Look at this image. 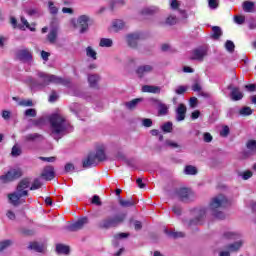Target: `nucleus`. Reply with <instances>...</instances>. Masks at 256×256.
<instances>
[{"mask_svg": "<svg viewBox=\"0 0 256 256\" xmlns=\"http://www.w3.org/2000/svg\"><path fill=\"white\" fill-rule=\"evenodd\" d=\"M37 77L38 81L32 77L28 78V82L32 89H45V87L51 85V83H54L55 85H69V83H71V80L69 79L61 78L53 74H47L45 72H38Z\"/></svg>", "mask_w": 256, "mask_h": 256, "instance_id": "1", "label": "nucleus"}, {"mask_svg": "<svg viewBox=\"0 0 256 256\" xmlns=\"http://www.w3.org/2000/svg\"><path fill=\"white\" fill-rule=\"evenodd\" d=\"M49 123H50V131L52 137L54 139H59L57 136L59 135H65V133H69L70 131H73V128L71 127V124L65 116L61 114H52L49 117Z\"/></svg>", "mask_w": 256, "mask_h": 256, "instance_id": "2", "label": "nucleus"}, {"mask_svg": "<svg viewBox=\"0 0 256 256\" xmlns=\"http://www.w3.org/2000/svg\"><path fill=\"white\" fill-rule=\"evenodd\" d=\"M229 205V200L223 194L214 196L209 203V211L215 219H225V213L221 209H225Z\"/></svg>", "mask_w": 256, "mask_h": 256, "instance_id": "3", "label": "nucleus"}, {"mask_svg": "<svg viewBox=\"0 0 256 256\" xmlns=\"http://www.w3.org/2000/svg\"><path fill=\"white\" fill-rule=\"evenodd\" d=\"M29 180L23 179L17 185L16 191L13 193L8 194V199L14 207H19L21 203H25L23 197H27L29 195Z\"/></svg>", "mask_w": 256, "mask_h": 256, "instance_id": "4", "label": "nucleus"}, {"mask_svg": "<svg viewBox=\"0 0 256 256\" xmlns=\"http://www.w3.org/2000/svg\"><path fill=\"white\" fill-rule=\"evenodd\" d=\"M127 218V214H117L115 216H108L102 219L98 223L99 229H112L113 227H119L123 221Z\"/></svg>", "mask_w": 256, "mask_h": 256, "instance_id": "5", "label": "nucleus"}, {"mask_svg": "<svg viewBox=\"0 0 256 256\" xmlns=\"http://www.w3.org/2000/svg\"><path fill=\"white\" fill-rule=\"evenodd\" d=\"M107 159V155H105V148L100 147L96 150V153L89 154L87 159L83 161L84 169H89L91 167H96L97 163L101 161H105Z\"/></svg>", "mask_w": 256, "mask_h": 256, "instance_id": "6", "label": "nucleus"}, {"mask_svg": "<svg viewBox=\"0 0 256 256\" xmlns=\"http://www.w3.org/2000/svg\"><path fill=\"white\" fill-rule=\"evenodd\" d=\"M174 195L180 199V201H184V203H189V201L195 199V192L189 188H179L175 191Z\"/></svg>", "mask_w": 256, "mask_h": 256, "instance_id": "7", "label": "nucleus"}, {"mask_svg": "<svg viewBox=\"0 0 256 256\" xmlns=\"http://www.w3.org/2000/svg\"><path fill=\"white\" fill-rule=\"evenodd\" d=\"M15 57L18 59V61H23V63H27L29 61H32L33 59V53L29 48H21L17 49L15 51Z\"/></svg>", "mask_w": 256, "mask_h": 256, "instance_id": "8", "label": "nucleus"}, {"mask_svg": "<svg viewBox=\"0 0 256 256\" xmlns=\"http://www.w3.org/2000/svg\"><path fill=\"white\" fill-rule=\"evenodd\" d=\"M23 173L19 169H12L8 171L6 174L0 176V181L2 183H11V181H15V179H19Z\"/></svg>", "mask_w": 256, "mask_h": 256, "instance_id": "9", "label": "nucleus"}, {"mask_svg": "<svg viewBox=\"0 0 256 256\" xmlns=\"http://www.w3.org/2000/svg\"><path fill=\"white\" fill-rule=\"evenodd\" d=\"M150 103L158 107V115H161L162 117H164L165 115L169 114V105L161 102V100L157 98H151Z\"/></svg>", "mask_w": 256, "mask_h": 256, "instance_id": "10", "label": "nucleus"}, {"mask_svg": "<svg viewBox=\"0 0 256 256\" xmlns=\"http://www.w3.org/2000/svg\"><path fill=\"white\" fill-rule=\"evenodd\" d=\"M91 21V17L87 15H81L77 18V24L80 29V33H87L89 30V22Z\"/></svg>", "mask_w": 256, "mask_h": 256, "instance_id": "11", "label": "nucleus"}, {"mask_svg": "<svg viewBox=\"0 0 256 256\" xmlns=\"http://www.w3.org/2000/svg\"><path fill=\"white\" fill-rule=\"evenodd\" d=\"M85 225H89V218L82 217L79 218L75 223L71 224L68 229L69 231H81Z\"/></svg>", "mask_w": 256, "mask_h": 256, "instance_id": "12", "label": "nucleus"}, {"mask_svg": "<svg viewBox=\"0 0 256 256\" xmlns=\"http://www.w3.org/2000/svg\"><path fill=\"white\" fill-rule=\"evenodd\" d=\"M207 57V49L205 48H197L192 51V55L190 59L192 61H203Z\"/></svg>", "mask_w": 256, "mask_h": 256, "instance_id": "13", "label": "nucleus"}, {"mask_svg": "<svg viewBox=\"0 0 256 256\" xmlns=\"http://www.w3.org/2000/svg\"><path fill=\"white\" fill-rule=\"evenodd\" d=\"M207 211L204 208L196 209L194 214L196 218L190 221V225H201Z\"/></svg>", "mask_w": 256, "mask_h": 256, "instance_id": "14", "label": "nucleus"}, {"mask_svg": "<svg viewBox=\"0 0 256 256\" xmlns=\"http://www.w3.org/2000/svg\"><path fill=\"white\" fill-rule=\"evenodd\" d=\"M154 69L155 67L151 64L142 65L136 69V74L140 78L145 77L148 73H153Z\"/></svg>", "mask_w": 256, "mask_h": 256, "instance_id": "15", "label": "nucleus"}, {"mask_svg": "<svg viewBox=\"0 0 256 256\" xmlns=\"http://www.w3.org/2000/svg\"><path fill=\"white\" fill-rule=\"evenodd\" d=\"M187 115V106L185 104H179L176 108V121H185Z\"/></svg>", "mask_w": 256, "mask_h": 256, "instance_id": "16", "label": "nucleus"}, {"mask_svg": "<svg viewBox=\"0 0 256 256\" xmlns=\"http://www.w3.org/2000/svg\"><path fill=\"white\" fill-rule=\"evenodd\" d=\"M126 39L129 47H132V49H135V47H137L139 43V39H141V35H139V33L128 34Z\"/></svg>", "mask_w": 256, "mask_h": 256, "instance_id": "17", "label": "nucleus"}, {"mask_svg": "<svg viewBox=\"0 0 256 256\" xmlns=\"http://www.w3.org/2000/svg\"><path fill=\"white\" fill-rule=\"evenodd\" d=\"M42 177L46 181H51L55 178V168L53 166H46L42 172Z\"/></svg>", "mask_w": 256, "mask_h": 256, "instance_id": "18", "label": "nucleus"}, {"mask_svg": "<svg viewBox=\"0 0 256 256\" xmlns=\"http://www.w3.org/2000/svg\"><path fill=\"white\" fill-rule=\"evenodd\" d=\"M142 93H153L159 95L161 93V87L155 85H144L141 89Z\"/></svg>", "mask_w": 256, "mask_h": 256, "instance_id": "19", "label": "nucleus"}, {"mask_svg": "<svg viewBox=\"0 0 256 256\" xmlns=\"http://www.w3.org/2000/svg\"><path fill=\"white\" fill-rule=\"evenodd\" d=\"M159 13V7L157 6H150V7H146V8H143L141 11H140V15L142 17H147L149 15H155Z\"/></svg>", "mask_w": 256, "mask_h": 256, "instance_id": "20", "label": "nucleus"}, {"mask_svg": "<svg viewBox=\"0 0 256 256\" xmlns=\"http://www.w3.org/2000/svg\"><path fill=\"white\" fill-rule=\"evenodd\" d=\"M228 89L232 90L230 93L232 101H241V99H243V92H241L238 87L231 88V86H229Z\"/></svg>", "mask_w": 256, "mask_h": 256, "instance_id": "21", "label": "nucleus"}, {"mask_svg": "<svg viewBox=\"0 0 256 256\" xmlns=\"http://www.w3.org/2000/svg\"><path fill=\"white\" fill-rule=\"evenodd\" d=\"M25 13L29 15V17H41V8L39 6H30L25 9Z\"/></svg>", "mask_w": 256, "mask_h": 256, "instance_id": "22", "label": "nucleus"}, {"mask_svg": "<svg viewBox=\"0 0 256 256\" xmlns=\"http://www.w3.org/2000/svg\"><path fill=\"white\" fill-rule=\"evenodd\" d=\"M58 35L59 31L57 30V28H52L50 30V32L47 35V40L49 41V43H51V45H55V43H57Z\"/></svg>", "mask_w": 256, "mask_h": 256, "instance_id": "23", "label": "nucleus"}, {"mask_svg": "<svg viewBox=\"0 0 256 256\" xmlns=\"http://www.w3.org/2000/svg\"><path fill=\"white\" fill-rule=\"evenodd\" d=\"M242 9L245 13H253L255 12V2L252 1H244L242 3Z\"/></svg>", "mask_w": 256, "mask_h": 256, "instance_id": "24", "label": "nucleus"}, {"mask_svg": "<svg viewBox=\"0 0 256 256\" xmlns=\"http://www.w3.org/2000/svg\"><path fill=\"white\" fill-rule=\"evenodd\" d=\"M20 21L22 23L18 25V29H21V31H25L26 29H29L30 31H35V27H31V24H29V21H27L26 17L21 16Z\"/></svg>", "mask_w": 256, "mask_h": 256, "instance_id": "25", "label": "nucleus"}, {"mask_svg": "<svg viewBox=\"0 0 256 256\" xmlns=\"http://www.w3.org/2000/svg\"><path fill=\"white\" fill-rule=\"evenodd\" d=\"M125 28V23L123 20H114L112 22V31L118 33V31H123Z\"/></svg>", "mask_w": 256, "mask_h": 256, "instance_id": "26", "label": "nucleus"}, {"mask_svg": "<svg viewBox=\"0 0 256 256\" xmlns=\"http://www.w3.org/2000/svg\"><path fill=\"white\" fill-rule=\"evenodd\" d=\"M23 139L25 143H32L33 141H37V139H43V136L38 133H33L23 136Z\"/></svg>", "mask_w": 256, "mask_h": 256, "instance_id": "27", "label": "nucleus"}, {"mask_svg": "<svg viewBox=\"0 0 256 256\" xmlns=\"http://www.w3.org/2000/svg\"><path fill=\"white\" fill-rule=\"evenodd\" d=\"M30 249H33V251H36L37 253H45L46 247L43 244H40L38 242H33L30 244Z\"/></svg>", "mask_w": 256, "mask_h": 256, "instance_id": "28", "label": "nucleus"}, {"mask_svg": "<svg viewBox=\"0 0 256 256\" xmlns=\"http://www.w3.org/2000/svg\"><path fill=\"white\" fill-rule=\"evenodd\" d=\"M118 201H119V205L121 207H133L134 205H136L135 200H133L131 198L125 200V199L121 198V196H119Z\"/></svg>", "mask_w": 256, "mask_h": 256, "instance_id": "29", "label": "nucleus"}, {"mask_svg": "<svg viewBox=\"0 0 256 256\" xmlns=\"http://www.w3.org/2000/svg\"><path fill=\"white\" fill-rule=\"evenodd\" d=\"M101 79V77H99V75L97 74H90L88 75V83L90 85V87H97V84L99 83V80Z\"/></svg>", "mask_w": 256, "mask_h": 256, "instance_id": "30", "label": "nucleus"}, {"mask_svg": "<svg viewBox=\"0 0 256 256\" xmlns=\"http://www.w3.org/2000/svg\"><path fill=\"white\" fill-rule=\"evenodd\" d=\"M221 35H223V31L221 30V27L213 26L211 38L217 41L221 37Z\"/></svg>", "mask_w": 256, "mask_h": 256, "instance_id": "31", "label": "nucleus"}, {"mask_svg": "<svg viewBox=\"0 0 256 256\" xmlns=\"http://www.w3.org/2000/svg\"><path fill=\"white\" fill-rule=\"evenodd\" d=\"M243 247V240H239L227 246L231 252L239 251Z\"/></svg>", "mask_w": 256, "mask_h": 256, "instance_id": "32", "label": "nucleus"}, {"mask_svg": "<svg viewBox=\"0 0 256 256\" xmlns=\"http://www.w3.org/2000/svg\"><path fill=\"white\" fill-rule=\"evenodd\" d=\"M141 101H143V98H136L134 100L126 102L125 106L127 107V109L133 110L137 107V105H139V103H141Z\"/></svg>", "mask_w": 256, "mask_h": 256, "instance_id": "33", "label": "nucleus"}, {"mask_svg": "<svg viewBox=\"0 0 256 256\" xmlns=\"http://www.w3.org/2000/svg\"><path fill=\"white\" fill-rule=\"evenodd\" d=\"M86 56L93 59V61H97V52L91 46L86 48Z\"/></svg>", "mask_w": 256, "mask_h": 256, "instance_id": "34", "label": "nucleus"}, {"mask_svg": "<svg viewBox=\"0 0 256 256\" xmlns=\"http://www.w3.org/2000/svg\"><path fill=\"white\" fill-rule=\"evenodd\" d=\"M48 11L51 15H57L59 13V7L55 5V2L49 1L48 2Z\"/></svg>", "mask_w": 256, "mask_h": 256, "instance_id": "35", "label": "nucleus"}, {"mask_svg": "<svg viewBox=\"0 0 256 256\" xmlns=\"http://www.w3.org/2000/svg\"><path fill=\"white\" fill-rule=\"evenodd\" d=\"M56 251H57V253L62 254V255H69V246H65L63 244H58L56 246Z\"/></svg>", "mask_w": 256, "mask_h": 256, "instance_id": "36", "label": "nucleus"}, {"mask_svg": "<svg viewBox=\"0 0 256 256\" xmlns=\"http://www.w3.org/2000/svg\"><path fill=\"white\" fill-rule=\"evenodd\" d=\"M23 153V150L21 149V146L19 144H15L12 147L11 155L12 157H19Z\"/></svg>", "mask_w": 256, "mask_h": 256, "instance_id": "37", "label": "nucleus"}, {"mask_svg": "<svg viewBox=\"0 0 256 256\" xmlns=\"http://www.w3.org/2000/svg\"><path fill=\"white\" fill-rule=\"evenodd\" d=\"M13 245V242L11 240H3L0 241V253H3L5 249H9Z\"/></svg>", "mask_w": 256, "mask_h": 256, "instance_id": "38", "label": "nucleus"}, {"mask_svg": "<svg viewBox=\"0 0 256 256\" xmlns=\"http://www.w3.org/2000/svg\"><path fill=\"white\" fill-rule=\"evenodd\" d=\"M185 175H197V167L193 165H188L184 169Z\"/></svg>", "mask_w": 256, "mask_h": 256, "instance_id": "39", "label": "nucleus"}, {"mask_svg": "<svg viewBox=\"0 0 256 256\" xmlns=\"http://www.w3.org/2000/svg\"><path fill=\"white\" fill-rule=\"evenodd\" d=\"M100 47H113V40L110 38H102L99 43Z\"/></svg>", "mask_w": 256, "mask_h": 256, "instance_id": "40", "label": "nucleus"}, {"mask_svg": "<svg viewBox=\"0 0 256 256\" xmlns=\"http://www.w3.org/2000/svg\"><path fill=\"white\" fill-rule=\"evenodd\" d=\"M165 234L169 235V237H173V239H179V237H185V233L183 232H169V230H165Z\"/></svg>", "mask_w": 256, "mask_h": 256, "instance_id": "41", "label": "nucleus"}, {"mask_svg": "<svg viewBox=\"0 0 256 256\" xmlns=\"http://www.w3.org/2000/svg\"><path fill=\"white\" fill-rule=\"evenodd\" d=\"M239 113L243 117H247L248 115H251L253 113V110L251 109V107L245 106V107L240 109Z\"/></svg>", "mask_w": 256, "mask_h": 256, "instance_id": "42", "label": "nucleus"}, {"mask_svg": "<svg viewBox=\"0 0 256 256\" xmlns=\"http://www.w3.org/2000/svg\"><path fill=\"white\" fill-rule=\"evenodd\" d=\"M246 147L251 153H256V140H249Z\"/></svg>", "mask_w": 256, "mask_h": 256, "instance_id": "43", "label": "nucleus"}, {"mask_svg": "<svg viewBox=\"0 0 256 256\" xmlns=\"http://www.w3.org/2000/svg\"><path fill=\"white\" fill-rule=\"evenodd\" d=\"M161 129L164 131V133H171V131H173V123L166 122L164 125H162Z\"/></svg>", "mask_w": 256, "mask_h": 256, "instance_id": "44", "label": "nucleus"}, {"mask_svg": "<svg viewBox=\"0 0 256 256\" xmlns=\"http://www.w3.org/2000/svg\"><path fill=\"white\" fill-rule=\"evenodd\" d=\"M18 105L20 107H33V100L22 99V100L18 101Z\"/></svg>", "mask_w": 256, "mask_h": 256, "instance_id": "45", "label": "nucleus"}, {"mask_svg": "<svg viewBox=\"0 0 256 256\" xmlns=\"http://www.w3.org/2000/svg\"><path fill=\"white\" fill-rule=\"evenodd\" d=\"M225 49L228 50L229 53H233V51H235V43L231 40H227L225 43Z\"/></svg>", "mask_w": 256, "mask_h": 256, "instance_id": "46", "label": "nucleus"}, {"mask_svg": "<svg viewBox=\"0 0 256 256\" xmlns=\"http://www.w3.org/2000/svg\"><path fill=\"white\" fill-rule=\"evenodd\" d=\"M42 185H43V183L41 182V180L36 179L32 183V186L30 187V191H35L37 189H41Z\"/></svg>", "mask_w": 256, "mask_h": 256, "instance_id": "47", "label": "nucleus"}, {"mask_svg": "<svg viewBox=\"0 0 256 256\" xmlns=\"http://www.w3.org/2000/svg\"><path fill=\"white\" fill-rule=\"evenodd\" d=\"M25 117H37V110L35 108H29L24 112Z\"/></svg>", "mask_w": 256, "mask_h": 256, "instance_id": "48", "label": "nucleus"}, {"mask_svg": "<svg viewBox=\"0 0 256 256\" xmlns=\"http://www.w3.org/2000/svg\"><path fill=\"white\" fill-rule=\"evenodd\" d=\"M177 24V17L170 15L166 18V25H176Z\"/></svg>", "mask_w": 256, "mask_h": 256, "instance_id": "49", "label": "nucleus"}, {"mask_svg": "<svg viewBox=\"0 0 256 256\" xmlns=\"http://www.w3.org/2000/svg\"><path fill=\"white\" fill-rule=\"evenodd\" d=\"M234 23H236L237 25H243V23H245V16H242V15L234 16Z\"/></svg>", "mask_w": 256, "mask_h": 256, "instance_id": "50", "label": "nucleus"}, {"mask_svg": "<svg viewBox=\"0 0 256 256\" xmlns=\"http://www.w3.org/2000/svg\"><path fill=\"white\" fill-rule=\"evenodd\" d=\"M224 239H237V234L234 232H225L223 234Z\"/></svg>", "mask_w": 256, "mask_h": 256, "instance_id": "51", "label": "nucleus"}, {"mask_svg": "<svg viewBox=\"0 0 256 256\" xmlns=\"http://www.w3.org/2000/svg\"><path fill=\"white\" fill-rule=\"evenodd\" d=\"M210 9H217L219 7V0H208Z\"/></svg>", "mask_w": 256, "mask_h": 256, "instance_id": "52", "label": "nucleus"}, {"mask_svg": "<svg viewBox=\"0 0 256 256\" xmlns=\"http://www.w3.org/2000/svg\"><path fill=\"white\" fill-rule=\"evenodd\" d=\"M93 205H97L98 207H101V198L98 195H94L92 198Z\"/></svg>", "mask_w": 256, "mask_h": 256, "instance_id": "53", "label": "nucleus"}, {"mask_svg": "<svg viewBox=\"0 0 256 256\" xmlns=\"http://www.w3.org/2000/svg\"><path fill=\"white\" fill-rule=\"evenodd\" d=\"M203 139L205 143H211L213 141V136H211V133L205 132L203 135Z\"/></svg>", "mask_w": 256, "mask_h": 256, "instance_id": "54", "label": "nucleus"}, {"mask_svg": "<svg viewBox=\"0 0 256 256\" xmlns=\"http://www.w3.org/2000/svg\"><path fill=\"white\" fill-rule=\"evenodd\" d=\"M142 125L143 127H152L153 125V120L149 119V118H144L142 120Z\"/></svg>", "mask_w": 256, "mask_h": 256, "instance_id": "55", "label": "nucleus"}, {"mask_svg": "<svg viewBox=\"0 0 256 256\" xmlns=\"http://www.w3.org/2000/svg\"><path fill=\"white\" fill-rule=\"evenodd\" d=\"M133 225H134L135 231H141V229H143V224L139 220L133 221Z\"/></svg>", "mask_w": 256, "mask_h": 256, "instance_id": "56", "label": "nucleus"}, {"mask_svg": "<svg viewBox=\"0 0 256 256\" xmlns=\"http://www.w3.org/2000/svg\"><path fill=\"white\" fill-rule=\"evenodd\" d=\"M185 91H187V87L185 86H178L175 90V93L177 95H183V93H185Z\"/></svg>", "mask_w": 256, "mask_h": 256, "instance_id": "57", "label": "nucleus"}, {"mask_svg": "<svg viewBox=\"0 0 256 256\" xmlns=\"http://www.w3.org/2000/svg\"><path fill=\"white\" fill-rule=\"evenodd\" d=\"M57 99H59V95H57V92L52 91V93L49 97L50 103H55V101H57Z\"/></svg>", "mask_w": 256, "mask_h": 256, "instance_id": "58", "label": "nucleus"}, {"mask_svg": "<svg viewBox=\"0 0 256 256\" xmlns=\"http://www.w3.org/2000/svg\"><path fill=\"white\" fill-rule=\"evenodd\" d=\"M251 177H253V172L249 170L243 172L242 178L244 179V181H247V179H251Z\"/></svg>", "mask_w": 256, "mask_h": 256, "instance_id": "59", "label": "nucleus"}, {"mask_svg": "<svg viewBox=\"0 0 256 256\" xmlns=\"http://www.w3.org/2000/svg\"><path fill=\"white\" fill-rule=\"evenodd\" d=\"M221 137H227L229 135V126H224L220 131Z\"/></svg>", "mask_w": 256, "mask_h": 256, "instance_id": "60", "label": "nucleus"}, {"mask_svg": "<svg viewBox=\"0 0 256 256\" xmlns=\"http://www.w3.org/2000/svg\"><path fill=\"white\" fill-rule=\"evenodd\" d=\"M166 145L167 147H171L172 149H177V147H179V144H177V142H173L171 140H167Z\"/></svg>", "mask_w": 256, "mask_h": 256, "instance_id": "61", "label": "nucleus"}, {"mask_svg": "<svg viewBox=\"0 0 256 256\" xmlns=\"http://www.w3.org/2000/svg\"><path fill=\"white\" fill-rule=\"evenodd\" d=\"M199 100H197V97H191L190 98V107L192 109H195V107H197V103Z\"/></svg>", "mask_w": 256, "mask_h": 256, "instance_id": "62", "label": "nucleus"}, {"mask_svg": "<svg viewBox=\"0 0 256 256\" xmlns=\"http://www.w3.org/2000/svg\"><path fill=\"white\" fill-rule=\"evenodd\" d=\"M6 216L8 217V219H10L11 221H15L16 216H15V212L8 210L6 213Z\"/></svg>", "mask_w": 256, "mask_h": 256, "instance_id": "63", "label": "nucleus"}, {"mask_svg": "<svg viewBox=\"0 0 256 256\" xmlns=\"http://www.w3.org/2000/svg\"><path fill=\"white\" fill-rule=\"evenodd\" d=\"M248 27H249V29H256V21L255 20H250L248 22Z\"/></svg>", "mask_w": 256, "mask_h": 256, "instance_id": "64", "label": "nucleus"}]
</instances>
